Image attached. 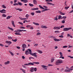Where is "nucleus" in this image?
<instances>
[{
    "label": "nucleus",
    "mask_w": 73,
    "mask_h": 73,
    "mask_svg": "<svg viewBox=\"0 0 73 73\" xmlns=\"http://www.w3.org/2000/svg\"><path fill=\"white\" fill-rule=\"evenodd\" d=\"M29 51L30 52V54L31 55V56H33L35 57L36 58H37V55L36 54H37V53L35 52L34 53H32V51H31V49H29Z\"/></svg>",
    "instance_id": "obj_1"
},
{
    "label": "nucleus",
    "mask_w": 73,
    "mask_h": 73,
    "mask_svg": "<svg viewBox=\"0 0 73 73\" xmlns=\"http://www.w3.org/2000/svg\"><path fill=\"white\" fill-rule=\"evenodd\" d=\"M62 62H62V60H58L56 61L55 64L56 65H60V64L62 63Z\"/></svg>",
    "instance_id": "obj_2"
},
{
    "label": "nucleus",
    "mask_w": 73,
    "mask_h": 73,
    "mask_svg": "<svg viewBox=\"0 0 73 73\" xmlns=\"http://www.w3.org/2000/svg\"><path fill=\"white\" fill-rule=\"evenodd\" d=\"M30 72H33L34 71H35V72H36L37 71V68H33L32 67L30 68Z\"/></svg>",
    "instance_id": "obj_3"
},
{
    "label": "nucleus",
    "mask_w": 73,
    "mask_h": 73,
    "mask_svg": "<svg viewBox=\"0 0 73 73\" xmlns=\"http://www.w3.org/2000/svg\"><path fill=\"white\" fill-rule=\"evenodd\" d=\"M67 68V70H64L65 72H70V71L73 70V69H72L69 68L68 67Z\"/></svg>",
    "instance_id": "obj_4"
},
{
    "label": "nucleus",
    "mask_w": 73,
    "mask_h": 73,
    "mask_svg": "<svg viewBox=\"0 0 73 73\" xmlns=\"http://www.w3.org/2000/svg\"><path fill=\"white\" fill-rule=\"evenodd\" d=\"M72 27H69V28H64L63 29V31H69V30H70V29H72Z\"/></svg>",
    "instance_id": "obj_5"
},
{
    "label": "nucleus",
    "mask_w": 73,
    "mask_h": 73,
    "mask_svg": "<svg viewBox=\"0 0 73 73\" xmlns=\"http://www.w3.org/2000/svg\"><path fill=\"white\" fill-rule=\"evenodd\" d=\"M5 12H6V10L4 9H3L1 10H0V12L1 13H5Z\"/></svg>",
    "instance_id": "obj_6"
},
{
    "label": "nucleus",
    "mask_w": 73,
    "mask_h": 73,
    "mask_svg": "<svg viewBox=\"0 0 73 73\" xmlns=\"http://www.w3.org/2000/svg\"><path fill=\"white\" fill-rule=\"evenodd\" d=\"M54 29H56V30H58L60 29V27H54Z\"/></svg>",
    "instance_id": "obj_7"
},
{
    "label": "nucleus",
    "mask_w": 73,
    "mask_h": 73,
    "mask_svg": "<svg viewBox=\"0 0 73 73\" xmlns=\"http://www.w3.org/2000/svg\"><path fill=\"white\" fill-rule=\"evenodd\" d=\"M5 42L7 44H12V42H11V41L8 40L6 41Z\"/></svg>",
    "instance_id": "obj_8"
},
{
    "label": "nucleus",
    "mask_w": 73,
    "mask_h": 73,
    "mask_svg": "<svg viewBox=\"0 0 73 73\" xmlns=\"http://www.w3.org/2000/svg\"><path fill=\"white\" fill-rule=\"evenodd\" d=\"M54 58H51L50 59V61L51 63H52V62H53L54 61Z\"/></svg>",
    "instance_id": "obj_9"
},
{
    "label": "nucleus",
    "mask_w": 73,
    "mask_h": 73,
    "mask_svg": "<svg viewBox=\"0 0 73 73\" xmlns=\"http://www.w3.org/2000/svg\"><path fill=\"white\" fill-rule=\"evenodd\" d=\"M42 68H44V70H46V69H47V68H46V67L47 68L48 67L46 66H45L42 65Z\"/></svg>",
    "instance_id": "obj_10"
},
{
    "label": "nucleus",
    "mask_w": 73,
    "mask_h": 73,
    "mask_svg": "<svg viewBox=\"0 0 73 73\" xmlns=\"http://www.w3.org/2000/svg\"><path fill=\"white\" fill-rule=\"evenodd\" d=\"M41 28H45L46 29V28H47L48 27L46 26L42 25L41 26Z\"/></svg>",
    "instance_id": "obj_11"
},
{
    "label": "nucleus",
    "mask_w": 73,
    "mask_h": 73,
    "mask_svg": "<svg viewBox=\"0 0 73 73\" xmlns=\"http://www.w3.org/2000/svg\"><path fill=\"white\" fill-rule=\"evenodd\" d=\"M22 48H27V45L25 44H23L22 46Z\"/></svg>",
    "instance_id": "obj_12"
},
{
    "label": "nucleus",
    "mask_w": 73,
    "mask_h": 73,
    "mask_svg": "<svg viewBox=\"0 0 73 73\" xmlns=\"http://www.w3.org/2000/svg\"><path fill=\"white\" fill-rule=\"evenodd\" d=\"M11 23L14 27H15V23L14 21H11Z\"/></svg>",
    "instance_id": "obj_13"
},
{
    "label": "nucleus",
    "mask_w": 73,
    "mask_h": 73,
    "mask_svg": "<svg viewBox=\"0 0 73 73\" xmlns=\"http://www.w3.org/2000/svg\"><path fill=\"white\" fill-rule=\"evenodd\" d=\"M38 8H34L33 9H31V10H33V11H35V10H38Z\"/></svg>",
    "instance_id": "obj_14"
},
{
    "label": "nucleus",
    "mask_w": 73,
    "mask_h": 73,
    "mask_svg": "<svg viewBox=\"0 0 73 73\" xmlns=\"http://www.w3.org/2000/svg\"><path fill=\"white\" fill-rule=\"evenodd\" d=\"M35 12L36 13H41V11L40 10H38L37 11H36Z\"/></svg>",
    "instance_id": "obj_15"
},
{
    "label": "nucleus",
    "mask_w": 73,
    "mask_h": 73,
    "mask_svg": "<svg viewBox=\"0 0 73 73\" xmlns=\"http://www.w3.org/2000/svg\"><path fill=\"white\" fill-rule=\"evenodd\" d=\"M9 63H10L9 61H7V62L4 63V64H5V65H7L8 64H9Z\"/></svg>",
    "instance_id": "obj_16"
},
{
    "label": "nucleus",
    "mask_w": 73,
    "mask_h": 73,
    "mask_svg": "<svg viewBox=\"0 0 73 73\" xmlns=\"http://www.w3.org/2000/svg\"><path fill=\"white\" fill-rule=\"evenodd\" d=\"M33 2L34 4H35V5H36L37 4V1H36V0H34L33 1Z\"/></svg>",
    "instance_id": "obj_17"
},
{
    "label": "nucleus",
    "mask_w": 73,
    "mask_h": 73,
    "mask_svg": "<svg viewBox=\"0 0 73 73\" xmlns=\"http://www.w3.org/2000/svg\"><path fill=\"white\" fill-rule=\"evenodd\" d=\"M16 9V10H17V11H23V10L21 9Z\"/></svg>",
    "instance_id": "obj_18"
},
{
    "label": "nucleus",
    "mask_w": 73,
    "mask_h": 73,
    "mask_svg": "<svg viewBox=\"0 0 73 73\" xmlns=\"http://www.w3.org/2000/svg\"><path fill=\"white\" fill-rule=\"evenodd\" d=\"M16 35H21V34L19 33H15Z\"/></svg>",
    "instance_id": "obj_19"
},
{
    "label": "nucleus",
    "mask_w": 73,
    "mask_h": 73,
    "mask_svg": "<svg viewBox=\"0 0 73 73\" xmlns=\"http://www.w3.org/2000/svg\"><path fill=\"white\" fill-rule=\"evenodd\" d=\"M54 40L55 41H60V39H56V38L54 39Z\"/></svg>",
    "instance_id": "obj_20"
},
{
    "label": "nucleus",
    "mask_w": 73,
    "mask_h": 73,
    "mask_svg": "<svg viewBox=\"0 0 73 73\" xmlns=\"http://www.w3.org/2000/svg\"><path fill=\"white\" fill-rule=\"evenodd\" d=\"M59 13L61 15H65V13H62L61 12H60Z\"/></svg>",
    "instance_id": "obj_21"
},
{
    "label": "nucleus",
    "mask_w": 73,
    "mask_h": 73,
    "mask_svg": "<svg viewBox=\"0 0 73 73\" xmlns=\"http://www.w3.org/2000/svg\"><path fill=\"white\" fill-rule=\"evenodd\" d=\"M8 28L9 29H10L11 30V31H13V29H12V28H11L10 27H8Z\"/></svg>",
    "instance_id": "obj_22"
},
{
    "label": "nucleus",
    "mask_w": 73,
    "mask_h": 73,
    "mask_svg": "<svg viewBox=\"0 0 73 73\" xmlns=\"http://www.w3.org/2000/svg\"><path fill=\"white\" fill-rule=\"evenodd\" d=\"M25 53L26 54H29V51H28V50H27L26 51H25Z\"/></svg>",
    "instance_id": "obj_23"
},
{
    "label": "nucleus",
    "mask_w": 73,
    "mask_h": 73,
    "mask_svg": "<svg viewBox=\"0 0 73 73\" xmlns=\"http://www.w3.org/2000/svg\"><path fill=\"white\" fill-rule=\"evenodd\" d=\"M33 24L35 25H39V24L37 23H33Z\"/></svg>",
    "instance_id": "obj_24"
},
{
    "label": "nucleus",
    "mask_w": 73,
    "mask_h": 73,
    "mask_svg": "<svg viewBox=\"0 0 73 73\" xmlns=\"http://www.w3.org/2000/svg\"><path fill=\"white\" fill-rule=\"evenodd\" d=\"M23 31V30H17V32H18V33H20V32H22Z\"/></svg>",
    "instance_id": "obj_25"
},
{
    "label": "nucleus",
    "mask_w": 73,
    "mask_h": 73,
    "mask_svg": "<svg viewBox=\"0 0 73 73\" xmlns=\"http://www.w3.org/2000/svg\"><path fill=\"white\" fill-rule=\"evenodd\" d=\"M38 52L40 54H41V53H42V51H41V50H38Z\"/></svg>",
    "instance_id": "obj_26"
},
{
    "label": "nucleus",
    "mask_w": 73,
    "mask_h": 73,
    "mask_svg": "<svg viewBox=\"0 0 73 73\" xmlns=\"http://www.w3.org/2000/svg\"><path fill=\"white\" fill-rule=\"evenodd\" d=\"M65 9L66 10H67V9L69 8V7H64Z\"/></svg>",
    "instance_id": "obj_27"
},
{
    "label": "nucleus",
    "mask_w": 73,
    "mask_h": 73,
    "mask_svg": "<svg viewBox=\"0 0 73 73\" xmlns=\"http://www.w3.org/2000/svg\"><path fill=\"white\" fill-rule=\"evenodd\" d=\"M28 64H29V65H34V64H33V63H32V62H30V63H29Z\"/></svg>",
    "instance_id": "obj_28"
},
{
    "label": "nucleus",
    "mask_w": 73,
    "mask_h": 73,
    "mask_svg": "<svg viewBox=\"0 0 73 73\" xmlns=\"http://www.w3.org/2000/svg\"><path fill=\"white\" fill-rule=\"evenodd\" d=\"M66 19V17L63 16L62 18H61V19Z\"/></svg>",
    "instance_id": "obj_29"
},
{
    "label": "nucleus",
    "mask_w": 73,
    "mask_h": 73,
    "mask_svg": "<svg viewBox=\"0 0 73 73\" xmlns=\"http://www.w3.org/2000/svg\"><path fill=\"white\" fill-rule=\"evenodd\" d=\"M2 17H7V15L4 14H3Z\"/></svg>",
    "instance_id": "obj_30"
},
{
    "label": "nucleus",
    "mask_w": 73,
    "mask_h": 73,
    "mask_svg": "<svg viewBox=\"0 0 73 73\" xmlns=\"http://www.w3.org/2000/svg\"><path fill=\"white\" fill-rule=\"evenodd\" d=\"M29 5L30 6V7H33V6H34L31 3H29Z\"/></svg>",
    "instance_id": "obj_31"
},
{
    "label": "nucleus",
    "mask_w": 73,
    "mask_h": 73,
    "mask_svg": "<svg viewBox=\"0 0 73 73\" xmlns=\"http://www.w3.org/2000/svg\"><path fill=\"white\" fill-rule=\"evenodd\" d=\"M18 5H23V4L21 3V2H18Z\"/></svg>",
    "instance_id": "obj_32"
},
{
    "label": "nucleus",
    "mask_w": 73,
    "mask_h": 73,
    "mask_svg": "<svg viewBox=\"0 0 73 73\" xmlns=\"http://www.w3.org/2000/svg\"><path fill=\"white\" fill-rule=\"evenodd\" d=\"M33 64H40V63H39V62H33Z\"/></svg>",
    "instance_id": "obj_33"
},
{
    "label": "nucleus",
    "mask_w": 73,
    "mask_h": 73,
    "mask_svg": "<svg viewBox=\"0 0 73 73\" xmlns=\"http://www.w3.org/2000/svg\"><path fill=\"white\" fill-rule=\"evenodd\" d=\"M28 1L27 0H24V1H23V3H27Z\"/></svg>",
    "instance_id": "obj_34"
},
{
    "label": "nucleus",
    "mask_w": 73,
    "mask_h": 73,
    "mask_svg": "<svg viewBox=\"0 0 73 73\" xmlns=\"http://www.w3.org/2000/svg\"><path fill=\"white\" fill-rule=\"evenodd\" d=\"M13 5L14 6H15V5H19L18 3H15Z\"/></svg>",
    "instance_id": "obj_35"
},
{
    "label": "nucleus",
    "mask_w": 73,
    "mask_h": 73,
    "mask_svg": "<svg viewBox=\"0 0 73 73\" xmlns=\"http://www.w3.org/2000/svg\"><path fill=\"white\" fill-rule=\"evenodd\" d=\"M2 7L3 8H6V7L4 5H2Z\"/></svg>",
    "instance_id": "obj_36"
},
{
    "label": "nucleus",
    "mask_w": 73,
    "mask_h": 73,
    "mask_svg": "<svg viewBox=\"0 0 73 73\" xmlns=\"http://www.w3.org/2000/svg\"><path fill=\"white\" fill-rule=\"evenodd\" d=\"M19 24H21V25L22 26H23V23L21 22H18Z\"/></svg>",
    "instance_id": "obj_37"
},
{
    "label": "nucleus",
    "mask_w": 73,
    "mask_h": 73,
    "mask_svg": "<svg viewBox=\"0 0 73 73\" xmlns=\"http://www.w3.org/2000/svg\"><path fill=\"white\" fill-rule=\"evenodd\" d=\"M10 18H11V17H10V16H8L6 18V19H7V20H8V19H10Z\"/></svg>",
    "instance_id": "obj_38"
},
{
    "label": "nucleus",
    "mask_w": 73,
    "mask_h": 73,
    "mask_svg": "<svg viewBox=\"0 0 73 73\" xmlns=\"http://www.w3.org/2000/svg\"><path fill=\"white\" fill-rule=\"evenodd\" d=\"M61 16L59 15L58 16V19H59V20H60V19H61Z\"/></svg>",
    "instance_id": "obj_39"
},
{
    "label": "nucleus",
    "mask_w": 73,
    "mask_h": 73,
    "mask_svg": "<svg viewBox=\"0 0 73 73\" xmlns=\"http://www.w3.org/2000/svg\"><path fill=\"white\" fill-rule=\"evenodd\" d=\"M8 39H12L13 38H12L11 37L8 36Z\"/></svg>",
    "instance_id": "obj_40"
},
{
    "label": "nucleus",
    "mask_w": 73,
    "mask_h": 73,
    "mask_svg": "<svg viewBox=\"0 0 73 73\" xmlns=\"http://www.w3.org/2000/svg\"><path fill=\"white\" fill-rule=\"evenodd\" d=\"M68 48L67 46H65L62 47L63 48Z\"/></svg>",
    "instance_id": "obj_41"
},
{
    "label": "nucleus",
    "mask_w": 73,
    "mask_h": 73,
    "mask_svg": "<svg viewBox=\"0 0 73 73\" xmlns=\"http://www.w3.org/2000/svg\"><path fill=\"white\" fill-rule=\"evenodd\" d=\"M54 20H56V21H57V20H58V18H57V17H55L54 18Z\"/></svg>",
    "instance_id": "obj_42"
},
{
    "label": "nucleus",
    "mask_w": 73,
    "mask_h": 73,
    "mask_svg": "<svg viewBox=\"0 0 73 73\" xmlns=\"http://www.w3.org/2000/svg\"><path fill=\"white\" fill-rule=\"evenodd\" d=\"M31 26L30 25H28L26 26L27 28H30Z\"/></svg>",
    "instance_id": "obj_43"
},
{
    "label": "nucleus",
    "mask_w": 73,
    "mask_h": 73,
    "mask_svg": "<svg viewBox=\"0 0 73 73\" xmlns=\"http://www.w3.org/2000/svg\"><path fill=\"white\" fill-rule=\"evenodd\" d=\"M40 35H41V33H37L36 35L37 36H38Z\"/></svg>",
    "instance_id": "obj_44"
},
{
    "label": "nucleus",
    "mask_w": 73,
    "mask_h": 73,
    "mask_svg": "<svg viewBox=\"0 0 73 73\" xmlns=\"http://www.w3.org/2000/svg\"><path fill=\"white\" fill-rule=\"evenodd\" d=\"M9 53H10L11 54L12 56H13V53H12V52L10 51Z\"/></svg>",
    "instance_id": "obj_45"
},
{
    "label": "nucleus",
    "mask_w": 73,
    "mask_h": 73,
    "mask_svg": "<svg viewBox=\"0 0 73 73\" xmlns=\"http://www.w3.org/2000/svg\"><path fill=\"white\" fill-rule=\"evenodd\" d=\"M12 40L14 41V42H16V41H17V40L16 39L14 40L13 39H12Z\"/></svg>",
    "instance_id": "obj_46"
},
{
    "label": "nucleus",
    "mask_w": 73,
    "mask_h": 73,
    "mask_svg": "<svg viewBox=\"0 0 73 73\" xmlns=\"http://www.w3.org/2000/svg\"><path fill=\"white\" fill-rule=\"evenodd\" d=\"M29 16V15L28 14H27V15H26V17H28Z\"/></svg>",
    "instance_id": "obj_47"
},
{
    "label": "nucleus",
    "mask_w": 73,
    "mask_h": 73,
    "mask_svg": "<svg viewBox=\"0 0 73 73\" xmlns=\"http://www.w3.org/2000/svg\"><path fill=\"white\" fill-rule=\"evenodd\" d=\"M31 15H32V16H34L35 15V13H31Z\"/></svg>",
    "instance_id": "obj_48"
},
{
    "label": "nucleus",
    "mask_w": 73,
    "mask_h": 73,
    "mask_svg": "<svg viewBox=\"0 0 73 73\" xmlns=\"http://www.w3.org/2000/svg\"><path fill=\"white\" fill-rule=\"evenodd\" d=\"M59 37L60 38H63L64 37V36L62 35H60L59 36Z\"/></svg>",
    "instance_id": "obj_49"
},
{
    "label": "nucleus",
    "mask_w": 73,
    "mask_h": 73,
    "mask_svg": "<svg viewBox=\"0 0 73 73\" xmlns=\"http://www.w3.org/2000/svg\"><path fill=\"white\" fill-rule=\"evenodd\" d=\"M47 3L48 5H51V4H52V3L49 2H47Z\"/></svg>",
    "instance_id": "obj_50"
},
{
    "label": "nucleus",
    "mask_w": 73,
    "mask_h": 73,
    "mask_svg": "<svg viewBox=\"0 0 73 73\" xmlns=\"http://www.w3.org/2000/svg\"><path fill=\"white\" fill-rule=\"evenodd\" d=\"M72 12H73V10H72L69 12V13H72Z\"/></svg>",
    "instance_id": "obj_51"
},
{
    "label": "nucleus",
    "mask_w": 73,
    "mask_h": 73,
    "mask_svg": "<svg viewBox=\"0 0 73 73\" xmlns=\"http://www.w3.org/2000/svg\"><path fill=\"white\" fill-rule=\"evenodd\" d=\"M55 33H60V31H55Z\"/></svg>",
    "instance_id": "obj_52"
},
{
    "label": "nucleus",
    "mask_w": 73,
    "mask_h": 73,
    "mask_svg": "<svg viewBox=\"0 0 73 73\" xmlns=\"http://www.w3.org/2000/svg\"><path fill=\"white\" fill-rule=\"evenodd\" d=\"M29 59H30V60H31V59H32V58L33 59H34V58L32 57H30L29 58Z\"/></svg>",
    "instance_id": "obj_53"
},
{
    "label": "nucleus",
    "mask_w": 73,
    "mask_h": 73,
    "mask_svg": "<svg viewBox=\"0 0 73 73\" xmlns=\"http://www.w3.org/2000/svg\"><path fill=\"white\" fill-rule=\"evenodd\" d=\"M22 71L24 73H25V71L24 70H22Z\"/></svg>",
    "instance_id": "obj_54"
},
{
    "label": "nucleus",
    "mask_w": 73,
    "mask_h": 73,
    "mask_svg": "<svg viewBox=\"0 0 73 73\" xmlns=\"http://www.w3.org/2000/svg\"><path fill=\"white\" fill-rule=\"evenodd\" d=\"M62 23H63V24H64L65 23V22L64 21H61Z\"/></svg>",
    "instance_id": "obj_55"
},
{
    "label": "nucleus",
    "mask_w": 73,
    "mask_h": 73,
    "mask_svg": "<svg viewBox=\"0 0 73 73\" xmlns=\"http://www.w3.org/2000/svg\"><path fill=\"white\" fill-rule=\"evenodd\" d=\"M48 66H53V65H52V64H48Z\"/></svg>",
    "instance_id": "obj_56"
},
{
    "label": "nucleus",
    "mask_w": 73,
    "mask_h": 73,
    "mask_svg": "<svg viewBox=\"0 0 73 73\" xmlns=\"http://www.w3.org/2000/svg\"><path fill=\"white\" fill-rule=\"evenodd\" d=\"M68 57H70V58H73V57L71 56H68Z\"/></svg>",
    "instance_id": "obj_57"
},
{
    "label": "nucleus",
    "mask_w": 73,
    "mask_h": 73,
    "mask_svg": "<svg viewBox=\"0 0 73 73\" xmlns=\"http://www.w3.org/2000/svg\"><path fill=\"white\" fill-rule=\"evenodd\" d=\"M70 35H69V34H67V37H70Z\"/></svg>",
    "instance_id": "obj_58"
},
{
    "label": "nucleus",
    "mask_w": 73,
    "mask_h": 73,
    "mask_svg": "<svg viewBox=\"0 0 73 73\" xmlns=\"http://www.w3.org/2000/svg\"><path fill=\"white\" fill-rule=\"evenodd\" d=\"M39 8H40V9H42V7L41 6L39 5Z\"/></svg>",
    "instance_id": "obj_59"
},
{
    "label": "nucleus",
    "mask_w": 73,
    "mask_h": 73,
    "mask_svg": "<svg viewBox=\"0 0 73 73\" xmlns=\"http://www.w3.org/2000/svg\"><path fill=\"white\" fill-rule=\"evenodd\" d=\"M43 7L45 8H48V7L46 6H44Z\"/></svg>",
    "instance_id": "obj_60"
},
{
    "label": "nucleus",
    "mask_w": 73,
    "mask_h": 73,
    "mask_svg": "<svg viewBox=\"0 0 73 73\" xmlns=\"http://www.w3.org/2000/svg\"><path fill=\"white\" fill-rule=\"evenodd\" d=\"M37 45H38V44H35L34 45V46H37Z\"/></svg>",
    "instance_id": "obj_61"
},
{
    "label": "nucleus",
    "mask_w": 73,
    "mask_h": 73,
    "mask_svg": "<svg viewBox=\"0 0 73 73\" xmlns=\"http://www.w3.org/2000/svg\"><path fill=\"white\" fill-rule=\"evenodd\" d=\"M0 46H4V45L1 44H0Z\"/></svg>",
    "instance_id": "obj_62"
},
{
    "label": "nucleus",
    "mask_w": 73,
    "mask_h": 73,
    "mask_svg": "<svg viewBox=\"0 0 73 73\" xmlns=\"http://www.w3.org/2000/svg\"><path fill=\"white\" fill-rule=\"evenodd\" d=\"M50 1L52 2V1H52V0H48V2H50Z\"/></svg>",
    "instance_id": "obj_63"
},
{
    "label": "nucleus",
    "mask_w": 73,
    "mask_h": 73,
    "mask_svg": "<svg viewBox=\"0 0 73 73\" xmlns=\"http://www.w3.org/2000/svg\"><path fill=\"white\" fill-rule=\"evenodd\" d=\"M24 65H29V64H24Z\"/></svg>",
    "instance_id": "obj_64"
}]
</instances>
